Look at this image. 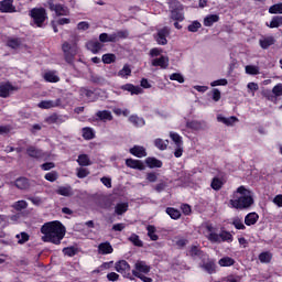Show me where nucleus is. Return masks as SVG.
<instances>
[{"label": "nucleus", "instance_id": "nucleus-41", "mask_svg": "<svg viewBox=\"0 0 282 282\" xmlns=\"http://www.w3.org/2000/svg\"><path fill=\"white\" fill-rule=\"evenodd\" d=\"M186 128L192 129L193 131H202V122L197 120H192L186 122Z\"/></svg>", "mask_w": 282, "mask_h": 282}, {"label": "nucleus", "instance_id": "nucleus-4", "mask_svg": "<svg viewBox=\"0 0 282 282\" xmlns=\"http://www.w3.org/2000/svg\"><path fill=\"white\" fill-rule=\"evenodd\" d=\"M62 52L64 53V61L68 65H74V61H76V55L78 54V45L76 43L64 42Z\"/></svg>", "mask_w": 282, "mask_h": 282}, {"label": "nucleus", "instance_id": "nucleus-23", "mask_svg": "<svg viewBox=\"0 0 282 282\" xmlns=\"http://www.w3.org/2000/svg\"><path fill=\"white\" fill-rule=\"evenodd\" d=\"M55 193L62 197H72V195H74V189L72 188V185L59 186Z\"/></svg>", "mask_w": 282, "mask_h": 282}, {"label": "nucleus", "instance_id": "nucleus-7", "mask_svg": "<svg viewBox=\"0 0 282 282\" xmlns=\"http://www.w3.org/2000/svg\"><path fill=\"white\" fill-rule=\"evenodd\" d=\"M115 270H117L120 274H123L127 279L131 276V265L127 260H119L115 264Z\"/></svg>", "mask_w": 282, "mask_h": 282}, {"label": "nucleus", "instance_id": "nucleus-14", "mask_svg": "<svg viewBox=\"0 0 282 282\" xmlns=\"http://www.w3.org/2000/svg\"><path fill=\"white\" fill-rule=\"evenodd\" d=\"M202 270L207 272V274H216L217 273V262L215 259L208 258L206 262L200 264Z\"/></svg>", "mask_w": 282, "mask_h": 282}, {"label": "nucleus", "instance_id": "nucleus-60", "mask_svg": "<svg viewBox=\"0 0 282 282\" xmlns=\"http://www.w3.org/2000/svg\"><path fill=\"white\" fill-rule=\"evenodd\" d=\"M187 245H188V239H186V238H180L175 242V246H177L178 250H182L183 248H186Z\"/></svg>", "mask_w": 282, "mask_h": 282}, {"label": "nucleus", "instance_id": "nucleus-11", "mask_svg": "<svg viewBox=\"0 0 282 282\" xmlns=\"http://www.w3.org/2000/svg\"><path fill=\"white\" fill-rule=\"evenodd\" d=\"M0 12L2 14H12V12H17V7H14V0L0 1Z\"/></svg>", "mask_w": 282, "mask_h": 282}, {"label": "nucleus", "instance_id": "nucleus-59", "mask_svg": "<svg viewBox=\"0 0 282 282\" xmlns=\"http://www.w3.org/2000/svg\"><path fill=\"white\" fill-rule=\"evenodd\" d=\"M89 175V172L87 169H84V167H79L77 170V177L79 180H85V177H87Z\"/></svg>", "mask_w": 282, "mask_h": 282}, {"label": "nucleus", "instance_id": "nucleus-56", "mask_svg": "<svg viewBox=\"0 0 282 282\" xmlns=\"http://www.w3.org/2000/svg\"><path fill=\"white\" fill-rule=\"evenodd\" d=\"M232 226L236 228V230H246V225H243V221H241L239 218H234Z\"/></svg>", "mask_w": 282, "mask_h": 282}, {"label": "nucleus", "instance_id": "nucleus-42", "mask_svg": "<svg viewBox=\"0 0 282 282\" xmlns=\"http://www.w3.org/2000/svg\"><path fill=\"white\" fill-rule=\"evenodd\" d=\"M282 25V15H275L272 18L270 24L267 22V26L274 29V28H281Z\"/></svg>", "mask_w": 282, "mask_h": 282}, {"label": "nucleus", "instance_id": "nucleus-43", "mask_svg": "<svg viewBox=\"0 0 282 282\" xmlns=\"http://www.w3.org/2000/svg\"><path fill=\"white\" fill-rule=\"evenodd\" d=\"M260 263H270L272 261V253L270 251H263L258 256Z\"/></svg>", "mask_w": 282, "mask_h": 282}, {"label": "nucleus", "instance_id": "nucleus-13", "mask_svg": "<svg viewBox=\"0 0 282 282\" xmlns=\"http://www.w3.org/2000/svg\"><path fill=\"white\" fill-rule=\"evenodd\" d=\"M152 67H160L161 69H169L170 59L169 56L161 55L160 57L153 58L151 62Z\"/></svg>", "mask_w": 282, "mask_h": 282}, {"label": "nucleus", "instance_id": "nucleus-5", "mask_svg": "<svg viewBox=\"0 0 282 282\" xmlns=\"http://www.w3.org/2000/svg\"><path fill=\"white\" fill-rule=\"evenodd\" d=\"M169 8H170L172 21H180V23H182V21H184L185 19L184 4H182L180 0H171L169 2Z\"/></svg>", "mask_w": 282, "mask_h": 282}, {"label": "nucleus", "instance_id": "nucleus-53", "mask_svg": "<svg viewBox=\"0 0 282 282\" xmlns=\"http://www.w3.org/2000/svg\"><path fill=\"white\" fill-rule=\"evenodd\" d=\"M220 239L221 241H227L230 243L232 242L234 237H232V234H230V231L224 230L220 232Z\"/></svg>", "mask_w": 282, "mask_h": 282}, {"label": "nucleus", "instance_id": "nucleus-63", "mask_svg": "<svg viewBox=\"0 0 282 282\" xmlns=\"http://www.w3.org/2000/svg\"><path fill=\"white\" fill-rule=\"evenodd\" d=\"M272 94H274L276 97L282 96V84H276L272 88Z\"/></svg>", "mask_w": 282, "mask_h": 282}, {"label": "nucleus", "instance_id": "nucleus-58", "mask_svg": "<svg viewBox=\"0 0 282 282\" xmlns=\"http://www.w3.org/2000/svg\"><path fill=\"white\" fill-rule=\"evenodd\" d=\"M208 240L212 241V243H219L221 241L220 234L210 232L208 236Z\"/></svg>", "mask_w": 282, "mask_h": 282}, {"label": "nucleus", "instance_id": "nucleus-12", "mask_svg": "<svg viewBox=\"0 0 282 282\" xmlns=\"http://www.w3.org/2000/svg\"><path fill=\"white\" fill-rule=\"evenodd\" d=\"M26 155L33 160H43V158H45V152L34 145H29L26 148Z\"/></svg>", "mask_w": 282, "mask_h": 282}, {"label": "nucleus", "instance_id": "nucleus-28", "mask_svg": "<svg viewBox=\"0 0 282 282\" xmlns=\"http://www.w3.org/2000/svg\"><path fill=\"white\" fill-rule=\"evenodd\" d=\"M129 122H131L133 127H144V124H147V122L144 121V118L138 117V115H131L129 117Z\"/></svg>", "mask_w": 282, "mask_h": 282}, {"label": "nucleus", "instance_id": "nucleus-38", "mask_svg": "<svg viewBox=\"0 0 282 282\" xmlns=\"http://www.w3.org/2000/svg\"><path fill=\"white\" fill-rule=\"evenodd\" d=\"M154 147L159 149V151H166L169 149V140H163V139H155L154 140Z\"/></svg>", "mask_w": 282, "mask_h": 282}, {"label": "nucleus", "instance_id": "nucleus-44", "mask_svg": "<svg viewBox=\"0 0 282 282\" xmlns=\"http://www.w3.org/2000/svg\"><path fill=\"white\" fill-rule=\"evenodd\" d=\"M101 61L105 65H111V63H116V54L106 53L102 55Z\"/></svg>", "mask_w": 282, "mask_h": 282}, {"label": "nucleus", "instance_id": "nucleus-9", "mask_svg": "<svg viewBox=\"0 0 282 282\" xmlns=\"http://www.w3.org/2000/svg\"><path fill=\"white\" fill-rule=\"evenodd\" d=\"M171 34V29L167 26H164L163 29H160L156 33V36H154L158 45H166L169 43V40H166L167 36Z\"/></svg>", "mask_w": 282, "mask_h": 282}, {"label": "nucleus", "instance_id": "nucleus-29", "mask_svg": "<svg viewBox=\"0 0 282 282\" xmlns=\"http://www.w3.org/2000/svg\"><path fill=\"white\" fill-rule=\"evenodd\" d=\"M165 213L169 215V217H171V219H174L175 221L182 217V212L174 207H167Z\"/></svg>", "mask_w": 282, "mask_h": 282}, {"label": "nucleus", "instance_id": "nucleus-35", "mask_svg": "<svg viewBox=\"0 0 282 282\" xmlns=\"http://www.w3.org/2000/svg\"><path fill=\"white\" fill-rule=\"evenodd\" d=\"M129 210V203H118L115 206V213L116 215H124Z\"/></svg>", "mask_w": 282, "mask_h": 282}, {"label": "nucleus", "instance_id": "nucleus-57", "mask_svg": "<svg viewBox=\"0 0 282 282\" xmlns=\"http://www.w3.org/2000/svg\"><path fill=\"white\" fill-rule=\"evenodd\" d=\"M226 85H228V79L226 78L217 79L210 83V87H226Z\"/></svg>", "mask_w": 282, "mask_h": 282}, {"label": "nucleus", "instance_id": "nucleus-50", "mask_svg": "<svg viewBox=\"0 0 282 282\" xmlns=\"http://www.w3.org/2000/svg\"><path fill=\"white\" fill-rule=\"evenodd\" d=\"M269 14H282V2L271 6Z\"/></svg>", "mask_w": 282, "mask_h": 282}, {"label": "nucleus", "instance_id": "nucleus-46", "mask_svg": "<svg viewBox=\"0 0 282 282\" xmlns=\"http://www.w3.org/2000/svg\"><path fill=\"white\" fill-rule=\"evenodd\" d=\"M129 241H131V243H133V246H135L137 248H142L144 246V242L140 240V236H138L137 234H132L129 237Z\"/></svg>", "mask_w": 282, "mask_h": 282}, {"label": "nucleus", "instance_id": "nucleus-2", "mask_svg": "<svg viewBox=\"0 0 282 282\" xmlns=\"http://www.w3.org/2000/svg\"><path fill=\"white\" fill-rule=\"evenodd\" d=\"M231 208L236 210H246L254 204V198L252 197V192L241 185L234 192V198L229 200Z\"/></svg>", "mask_w": 282, "mask_h": 282}, {"label": "nucleus", "instance_id": "nucleus-8", "mask_svg": "<svg viewBox=\"0 0 282 282\" xmlns=\"http://www.w3.org/2000/svg\"><path fill=\"white\" fill-rule=\"evenodd\" d=\"M67 120H69L68 116L54 112L51 116L46 117L44 119V122H46V124H63V122H67Z\"/></svg>", "mask_w": 282, "mask_h": 282}, {"label": "nucleus", "instance_id": "nucleus-49", "mask_svg": "<svg viewBox=\"0 0 282 282\" xmlns=\"http://www.w3.org/2000/svg\"><path fill=\"white\" fill-rule=\"evenodd\" d=\"M245 72H246V74H249V76H258V74H259V66L247 65L245 67Z\"/></svg>", "mask_w": 282, "mask_h": 282}, {"label": "nucleus", "instance_id": "nucleus-55", "mask_svg": "<svg viewBox=\"0 0 282 282\" xmlns=\"http://www.w3.org/2000/svg\"><path fill=\"white\" fill-rule=\"evenodd\" d=\"M200 28H202V23H199V21H193L187 26V30H188V32H198Z\"/></svg>", "mask_w": 282, "mask_h": 282}, {"label": "nucleus", "instance_id": "nucleus-48", "mask_svg": "<svg viewBox=\"0 0 282 282\" xmlns=\"http://www.w3.org/2000/svg\"><path fill=\"white\" fill-rule=\"evenodd\" d=\"M15 237H17V239H19L18 243H20L21 246L23 243H28V241H30V235L25 231L18 234Z\"/></svg>", "mask_w": 282, "mask_h": 282}, {"label": "nucleus", "instance_id": "nucleus-54", "mask_svg": "<svg viewBox=\"0 0 282 282\" xmlns=\"http://www.w3.org/2000/svg\"><path fill=\"white\" fill-rule=\"evenodd\" d=\"M14 210H25L28 208V202L25 200H18L13 205Z\"/></svg>", "mask_w": 282, "mask_h": 282}, {"label": "nucleus", "instance_id": "nucleus-15", "mask_svg": "<svg viewBox=\"0 0 282 282\" xmlns=\"http://www.w3.org/2000/svg\"><path fill=\"white\" fill-rule=\"evenodd\" d=\"M126 166H128V169H133L134 171H145L147 169L144 162L137 159H127Z\"/></svg>", "mask_w": 282, "mask_h": 282}, {"label": "nucleus", "instance_id": "nucleus-37", "mask_svg": "<svg viewBox=\"0 0 282 282\" xmlns=\"http://www.w3.org/2000/svg\"><path fill=\"white\" fill-rule=\"evenodd\" d=\"M77 163L79 166H91V160H89V155L87 154H79Z\"/></svg>", "mask_w": 282, "mask_h": 282}, {"label": "nucleus", "instance_id": "nucleus-19", "mask_svg": "<svg viewBox=\"0 0 282 282\" xmlns=\"http://www.w3.org/2000/svg\"><path fill=\"white\" fill-rule=\"evenodd\" d=\"M120 89L122 91H129V94H131V96H140V94H142V89L140 88V86H135L133 84L121 85Z\"/></svg>", "mask_w": 282, "mask_h": 282}, {"label": "nucleus", "instance_id": "nucleus-45", "mask_svg": "<svg viewBox=\"0 0 282 282\" xmlns=\"http://www.w3.org/2000/svg\"><path fill=\"white\" fill-rule=\"evenodd\" d=\"M63 254H65V257H76V254H78V248L74 246L65 247L63 249Z\"/></svg>", "mask_w": 282, "mask_h": 282}, {"label": "nucleus", "instance_id": "nucleus-32", "mask_svg": "<svg viewBox=\"0 0 282 282\" xmlns=\"http://www.w3.org/2000/svg\"><path fill=\"white\" fill-rule=\"evenodd\" d=\"M87 47L93 54H98L102 50V44L98 41H90L87 43Z\"/></svg>", "mask_w": 282, "mask_h": 282}, {"label": "nucleus", "instance_id": "nucleus-10", "mask_svg": "<svg viewBox=\"0 0 282 282\" xmlns=\"http://www.w3.org/2000/svg\"><path fill=\"white\" fill-rule=\"evenodd\" d=\"M10 91H19V87L13 86L10 82L0 84V98H10Z\"/></svg>", "mask_w": 282, "mask_h": 282}, {"label": "nucleus", "instance_id": "nucleus-22", "mask_svg": "<svg viewBox=\"0 0 282 282\" xmlns=\"http://www.w3.org/2000/svg\"><path fill=\"white\" fill-rule=\"evenodd\" d=\"M129 153L133 155L134 158H147V149L141 145H133L130 150Z\"/></svg>", "mask_w": 282, "mask_h": 282}, {"label": "nucleus", "instance_id": "nucleus-17", "mask_svg": "<svg viewBox=\"0 0 282 282\" xmlns=\"http://www.w3.org/2000/svg\"><path fill=\"white\" fill-rule=\"evenodd\" d=\"M63 105V100L57 98L56 100H42L37 107L40 109H54V107H61Z\"/></svg>", "mask_w": 282, "mask_h": 282}, {"label": "nucleus", "instance_id": "nucleus-61", "mask_svg": "<svg viewBox=\"0 0 282 282\" xmlns=\"http://www.w3.org/2000/svg\"><path fill=\"white\" fill-rule=\"evenodd\" d=\"M170 80H176V83H184V76L180 73H173L170 75Z\"/></svg>", "mask_w": 282, "mask_h": 282}, {"label": "nucleus", "instance_id": "nucleus-26", "mask_svg": "<svg viewBox=\"0 0 282 282\" xmlns=\"http://www.w3.org/2000/svg\"><path fill=\"white\" fill-rule=\"evenodd\" d=\"M259 221V214L251 212L245 216L246 226H254Z\"/></svg>", "mask_w": 282, "mask_h": 282}, {"label": "nucleus", "instance_id": "nucleus-36", "mask_svg": "<svg viewBox=\"0 0 282 282\" xmlns=\"http://www.w3.org/2000/svg\"><path fill=\"white\" fill-rule=\"evenodd\" d=\"M7 46L11 47V50H19V47H21V39H19V37H10L7 41Z\"/></svg>", "mask_w": 282, "mask_h": 282}, {"label": "nucleus", "instance_id": "nucleus-18", "mask_svg": "<svg viewBox=\"0 0 282 282\" xmlns=\"http://www.w3.org/2000/svg\"><path fill=\"white\" fill-rule=\"evenodd\" d=\"M188 256L192 259H202L203 257H206V253L204 250H202V247L199 245H192L188 250Z\"/></svg>", "mask_w": 282, "mask_h": 282}, {"label": "nucleus", "instance_id": "nucleus-25", "mask_svg": "<svg viewBox=\"0 0 282 282\" xmlns=\"http://www.w3.org/2000/svg\"><path fill=\"white\" fill-rule=\"evenodd\" d=\"M98 252L99 254H111L113 253V247L111 246V242H101L98 246Z\"/></svg>", "mask_w": 282, "mask_h": 282}, {"label": "nucleus", "instance_id": "nucleus-24", "mask_svg": "<svg viewBox=\"0 0 282 282\" xmlns=\"http://www.w3.org/2000/svg\"><path fill=\"white\" fill-rule=\"evenodd\" d=\"M274 43H276L274 36H267L259 40V45L262 50H269L272 47V45H274Z\"/></svg>", "mask_w": 282, "mask_h": 282}, {"label": "nucleus", "instance_id": "nucleus-16", "mask_svg": "<svg viewBox=\"0 0 282 282\" xmlns=\"http://www.w3.org/2000/svg\"><path fill=\"white\" fill-rule=\"evenodd\" d=\"M134 272H139V274H149L151 272V267L147 264V261L138 260L134 264V270H132V274Z\"/></svg>", "mask_w": 282, "mask_h": 282}, {"label": "nucleus", "instance_id": "nucleus-62", "mask_svg": "<svg viewBox=\"0 0 282 282\" xmlns=\"http://www.w3.org/2000/svg\"><path fill=\"white\" fill-rule=\"evenodd\" d=\"M134 276L137 279H140V281H143V282H153V279H151V278L138 272V271H134Z\"/></svg>", "mask_w": 282, "mask_h": 282}, {"label": "nucleus", "instance_id": "nucleus-51", "mask_svg": "<svg viewBox=\"0 0 282 282\" xmlns=\"http://www.w3.org/2000/svg\"><path fill=\"white\" fill-rule=\"evenodd\" d=\"M118 76L121 78H127V76H131V67L128 64L123 65L122 69L118 72Z\"/></svg>", "mask_w": 282, "mask_h": 282}, {"label": "nucleus", "instance_id": "nucleus-40", "mask_svg": "<svg viewBox=\"0 0 282 282\" xmlns=\"http://www.w3.org/2000/svg\"><path fill=\"white\" fill-rule=\"evenodd\" d=\"M84 140H94L96 138V133H94V129L91 128H83L82 130Z\"/></svg>", "mask_w": 282, "mask_h": 282}, {"label": "nucleus", "instance_id": "nucleus-27", "mask_svg": "<svg viewBox=\"0 0 282 282\" xmlns=\"http://www.w3.org/2000/svg\"><path fill=\"white\" fill-rule=\"evenodd\" d=\"M43 78L46 83H59L61 82V77H58V75H56V73L54 70H48L43 75Z\"/></svg>", "mask_w": 282, "mask_h": 282}, {"label": "nucleus", "instance_id": "nucleus-47", "mask_svg": "<svg viewBox=\"0 0 282 282\" xmlns=\"http://www.w3.org/2000/svg\"><path fill=\"white\" fill-rule=\"evenodd\" d=\"M224 182L219 177H214L210 184L213 191H221Z\"/></svg>", "mask_w": 282, "mask_h": 282}, {"label": "nucleus", "instance_id": "nucleus-6", "mask_svg": "<svg viewBox=\"0 0 282 282\" xmlns=\"http://www.w3.org/2000/svg\"><path fill=\"white\" fill-rule=\"evenodd\" d=\"M48 10L55 12L56 17H69V8L65 4H54V0H47Z\"/></svg>", "mask_w": 282, "mask_h": 282}, {"label": "nucleus", "instance_id": "nucleus-30", "mask_svg": "<svg viewBox=\"0 0 282 282\" xmlns=\"http://www.w3.org/2000/svg\"><path fill=\"white\" fill-rule=\"evenodd\" d=\"M219 15L218 14H209L204 19L205 28H213L214 23H218Z\"/></svg>", "mask_w": 282, "mask_h": 282}, {"label": "nucleus", "instance_id": "nucleus-64", "mask_svg": "<svg viewBox=\"0 0 282 282\" xmlns=\"http://www.w3.org/2000/svg\"><path fill=\"white\" fill-rule=\"evenodd\" d=\"M273 204L279 208H282V194H279L273 198Z\"/></svg>", "mask_w": 282, "mask_h": 282}, {"label": "nucleus", "instance_id": "nucleus-52", "mask_svg": "<svg viewBox=\"0 0 282 282\" xmlns=\"http://www.w3.org/2000/svg\"><path fill=\"white\" fill-rule=\"evenodd\" d=\"M44 180H46V182H56V180H58V172L52 171L46 173Z\"/></svg>", "mask_w": 282, "mask_h": 282}, {"label": "nucleus", "instance_id": "nucleus-34", "mask_svg": "<svg viewBox=\"0 0 282 282\" xmlns=\"http://www.w3.org/2000/svg\"><path fill=\"white\" fill-rule=\"evenodd\" d=\"M147 230H148V237L151 239V241H158V239H160V236H158V228H155L154 225H148L147 226Z\"/></svg>", "mask_w": 282, "mask_h": 282}, {"label": "nucleus", "instance_id": "nucleus-33", "mask_svg": "<svg viewBox=\"0 0 282 282\" xmlns=\"http://www.w3.org/2000/svg\"><path fill=\"white\" fill-rule=\"evenodd\" d=\"M236 261L235 259L226 256L223 257L219 261H218V265H220V268H231V265H235Z\"/></svg>", "mask_w": 282, "mask_h": 282}, {"label": "nucleus", "instance_id": "nucleus-21", "mask_svg": "<svg viewBox=\"0 0 282 282\" xmlns=\"http://www.w3.org/2000/svg\"><path fill=\"white\" fill-rule=\"evenodd\" d=\"M14 186L19 191H28L30 188V180L25 176H20L14 181Z\"/></svg>", "mask_w": 282, "mask_h": 282}, {"label": "nucleus", "instance_id": "nucleus-20", "mask_svg": "<svg viewBox=\"0 0 282 282\" xmlns=\"http://www.w3.org/2000/svg\"><path fill=\"white\" fill-rule=\"evenodd\" d=\"M145 165L148 166V169H162V166H164V163L162 162V160H159L155 156H148L145 159Z\"/></svg>", "mask_w": 282, "mask_h": 282}, {"label": "nucleus", "instance_id": "nucleus-31", "mask_svg": "<svg viewBox=\"0 0 282 282\" xmlns=\"http://www.w3.org/2000/svg\"><path fill=\"white\" fill-rule=\"evenodd\" d=\"M96 117L99 118L102 121L113 120V115H111V111H109V110H99V111L96 112Z\"/></svg>", "mask_w": 282, "mask_h": 282}, {"label": "nucleus", "instance_id": "nucleus-39", "mask_svg": "<svg viewBox=\"0 0 282 282\" xmlns=\"http://www.w3.org/2000/svg\"><path fill=\"white\" fill-rule=\"evenodd\" d=\"M170 138L176 147H184V141L182 140V135H180V133L170 132Z\"/></svg>", "mask_w": 282, "mask_h": 282}, {"label": "nucleus", "instance_id": "nucleus-3", "mask_svg": "<svg viewBox=\"0 0 282 282\" xmlns=\"http://www.w3.org/2000/svg\"><path fill=\"white\" fill-rule=\"evenodd\" d=\"M29 17H31L30 25L32 28H45V21H47V10L45 8H33L29 12Z\"/></svg>", "mask_w": 282, "mask_h": 282}, {"label": "nucleus", "instance_id": "nucleus-1", "mask_svg": "<svg viewBox=\"0 0 282 282\" xmlns=\"http://www.w3.org/2000/svg\"><path fill=\"white\" fill-rule=\"evenodd\" d=\"M41 232L44 235L42 239L45 243H54V246H61V242L63 239H65L67 229L65 228V225H63V223L59 220H53L45 223L41 227Z\"/></svg>", "mask_w": 282, "mask_h": 282}]
</instances>
